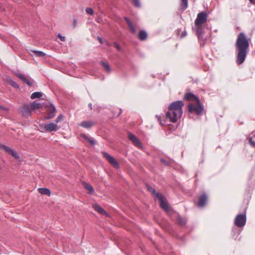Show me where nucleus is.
<instances>
[{"instance_id": "obj_1", "label": "nucleus", "mask_w": 255, "mask_h": 255, "mask_svg": "<svg viewBox=\"0 0 255 255\" xmlns=\"http://www.w3.org/2000/svg\"><path fill=\"white\" fill-rule=\"evenodd\" d=\"M237 52L236 62L238 65L243 64L247 57L249 47V41L244 32L240 33L235 43Z\"/></svg>"}, {"instance_id": "obj_2", "label": "nucleus", "mask_w": 255, "mask_h": 255, "mask_svg": "<svg viewBox=\"0 0 255 255\" xmlns=\"http://www.w3.org/2000/svg\"><path fill=\"white\" fill-rule=\"evenodd\" d=\"M183 106L184 103L181 100H177L171 103L168 107L170 111H167L165 113L166 120L173 123L177 122L183 114Z\"/></svg>"}, {"instance_id": "obj_3", "label": "nucleus", "mask_w": 255, "mask_h": 255, "mask_svg": "<svg viewBox=\"0 0 255 255\" xmlns=\"http://www.w3.org/2000/svg\"><path fill=\"white\" fill-rule=\"evenodd\" d=\"M184 99L195 101L197 104V106L192 103L188 105L187 111L189 116H190V114L194 112H195L198 116L201 115L202 114L204 108L198 97L191 92H187L184 96Z\"/></svg>"}, {"instance_id": "obj_4", "label": "nucleus", "mask_w": 255, "mask_h": 255, "mask_svg": "<svg viewBox=\"0 0 255 255\" xmlns=\"http://www.w3.org/2000/svg\"><path fill=\"white\" fill-rule=\"evenodd\" d=\"M246 208L243 213L238 214L235 218L234 224L238 228H243L246 223Z\"/></svg>"}, {"instance_id": "obj_5", "label": "nucleus", "mask_w": 255, "mask_h": 255, "mask_svg": "<svg viewBox=\"0 0 255 255\" xmlns=\"http://www.w3.org/2000/svg\"><path fill=\"white\" fill-rule=\"evenodd\" d=\"M197 27H192V29L195 31V34L198 37V41L201 46H203L206 42V39L204 38V29L202 27V25H195Z\"/></svg>"}, {"instance_id": "obj_6", "label": "nucleus", "mask_w": 255, "mask_h": 255, "mask_svg": "<svg viewBox=\"0 0 255 255\" xmlns=\"http://www.w3.org/2000/svg\"><path fill=\"white\" fill-rule=\"evenodd\" d=\"M45 108H47L46 112L47 115H46L44 119L45 120L51 119L55 117L56 113V110L55 106L52 104H49L45 106Z\"/></svg>"}, {"instance_id": "obj_7", "label": "nucleus", "mask_w": 255, "mask_h": 255, "mask_svg": "<svg viewBox=\"0 0 255 255\" xmlns=\"http://www.w3.org/2000/svg\"><path fill=\"white\" fill-rule=\"evenodd\" d=\"M207 19L208 14L207 12L205 11H201L197 14V17L195 20V25H202L207 20Z\"/></svg>"}, {"instance_id": "obj_8", "label": "nucleus", "mask_w": 255, "mask_h": 255, "mask_svg": "<svg viewBox=\"0 0 255 255\" xmlns=\"http://www.w3.org/2000/svg\"><path fill=\"white\" fill-rule=\"evenodd\" d=\"M101 153L113 167L116 169L120 168L119 163L114 157L105 151H101Z\"/></svg>"}, {"instance_id": "obj_9", "label": "nucleus", "mask_w": 255, "mask_h": 255, "mask_svg": "<svg viewBox=\"0 0 255 255\" xmlns=\"http://www.w3.org/2000/svg\"><path fill=\"white\" fill-rule=\"evenodd\" d=\"M128 140H130L132 143L136 147L142 149L143 148V144L139 139L135 135L128 132Z\"/></svg>"}, {"instance_id": "obj_10", "label": "nucleus", "mask_w": 255, "mask_h": 255, "mask_svg": "<svg viewBox=\"0 0 255 255\" xmlns=\"http://www.w3.org/2000/svg\"><path fill=\"white\" fill-rule=\"evenodd\" d=\"M156 198L158 199L160 207L166 212H168L170 209V207L168 205L166 198L162 194H160L159 196L157 197Z\"/></svg>"}, {"instance_id": "obj_11", "label": "nucleus", "mask_w": 255, "mask_h": 255, "mask_svg": "<svg viewBox=\"0 0 255 255\" xmlns=\"http://www.w3.org/2000/svg\"><path fill=\"white\" fill-rule=\"evenodd\" d=\"M41 126V128L46 132H51L52 131H56L58 129V126L53 123L45 124L44 125H42Z\"/></svg>"}, {"instance_id": "obj_12", "label": "nucleus", "mask_w": 255, "mask_h": 255, "mask_svg": "<svg viewBox=\"0 0 255 255\" xmlns=\"http://www.w3.org/2000/svg\"><path fill=\"white\" fill-rule=\"evenodd\" d=\"M0 148L1 149H2L4 150L5 151H6L8 154L12 156L13 157H14L16 159H19L20 158L19 155L18 154L13 150H12L11 148H10L9 147L6 146L3 144H0Z\"/></svg>"}, {"instance_id": "obj_13", "label": "nucleus", "mask_w": 255, "mask_h": 255, "mask_svg": "<svg viewBox=\"0 0 255 255\" xmlns=\"http://www.w3.org/2000/svg\"><path fill=\"white\" fill-rule=\"evenodd\" d=\"M0 148L1 149H2L4 150L5 151H6L8 154L12 156L13 157H14L16 159H19L20 158L19 155L18 154L13 150H12L11 148H10L9 147L6 146L3 144H0Z\"/></svg>"}, {"instance_id": "obj_14", "label": "nucleus", "mask_w": 255, "mask_h": 255, "mask_svg": "<svg viewBox=\"0 0 255 255\" xmlns=\"http://www.w3.org/2000/svg\"><path fill=\"white\" fill-rule=\"evenodd\" d=\"M208 197L206 193L204 192L199 197L198 202L197 205L199 207H204L207 201Z\"/></svg>"}, {"instance_id": "obj_15", "label": "nucleus", "mask_w": 255, "mask_h": 255, "mask_svg": "<svg viewBox=\"0 0 255 255\" xmlns=\"http://www.w3.org/2000/svg\"><path fill=\"white\" fill-rule=\"evenodd\" d=\"M16 76L21 79L24 83L27 84L28 86L31 87L33 86V83H35L34 80H32V82L27 79L25 76L22 73H16Z\"/></svg>"}, {"instance_id": "obj_16", "label": "nucleus", "mask_w": 255, "mask_h": 255, "mask_svg": "<svg viewBox=\"0 0 255 255\" xmlns=\"http://www.w3.org/2000/svg\"><path fill=\"white\" fill-rule=\"evenodd\" d=\"M20 110L23 116L28 117L30 115L32 110L28 105L26 104L22 106Z\"/></svg>"}, {"instance_id": "obj_17", "label": "nucleus", "mask_w": 255, "mask_h": 255, "mask_svg": "<svg viewBox=\"0 0 255 255\" xmlns=\"http://www.w3.org/2000/svg\"><path fill=\"white\" fill-rule=\"evenodd\" d=\"M81 137L83 138L85 140L88 142L92 146H94L97 143V141L93 137H90L85 133H82Z\"/></svg>"}, {"instance_id": "obj_18", "label": "nucleus", "mask_w": 255, "mask_h": 255, "mask_svg": "<svg viewBox=\"0 0 255 255\" xmlns=\"http://www.w3.org/2000/svg\"><path fill=\"white\" fill-rule=\"evenodd\" d=\"M148 37L147 32L143 29L140 30L137 35L138 38L141 41L146 40Z\"/></svg>"}, {"instance_id": "obj_19", "label": "nucleus", "mask_w": 255, "mask_h": 255, "mask_svg": "<svg viewBox=\"0 0 255 255\" xmlns=\"http://www.w3.org/2000/svg\"><path fill=\"white\" fill-rule=\"evenodd\" d=\"M176 223L180 226H184L187 224V219L185 217H182L180 215H178L176 220Z\"/></svg>"}, {"instance_id": "obj_20", "label": "nucleus", "mask_w": 255, "mask_h": 255, "mask_svg": "<svg viewBox=\"0 0 255 255\" xmlns=\"http://www.w3.org/2000/svg\"><path fill=\"white\" fill-rule=\"evenodd\" d=\"M94 124V122L91 121H84L81 122L79 126L88 129L91 128Z\"/></svg>"}, {"instance_id": "obj_21", "label": "nucleus", "mask_w": 255, "mask_h": 255, "mask_svg": "<svg viewBox=\"0 0 255 255\" xmlns=\"http://www.w3.org/2000/svg\"><path fill=\"white\" fill-rule=\"evenodd\" d=\"M82 185L85 189H87L89 191V193L90 194H93L94 192V188L93 186L89 183L83 181L82 182Z\"/></svg>"}, {"instance_id": "obj_22", "label": "nucleus", "mask_w": 255, "mask_h": 255, "mask_svg": "<svg viewBox=\"0 0 255 255\" xmlns=\"http://www.w3.org/2000/svg\"><path fill=\"white\" fill-rule=\"evenodd\" d=\"M137 71V67L128 60V72H130L131 75H134L136 74Z\"/></svg>"}, {"instance_id": "obj_23", "label": "nucleus", "mask_w": 255, "mask_h": 255, "mask_svg": "<svg viewBox=\"0 0 255 255\" xmlns=\"http://www.w3.org/2000/svg\"><path fill=\"white\" fill-rule=\"evenodd\" d=\"M146 187L147 188V190L152 194V195L155 198H156L157 197H158L159 195L160 194V193L157 192L156 190L154 188H153L149 184H146Z\"/></svg>"}, {"instance_id": "obj_24", "label": "nucleus", "mask_w": 255, "mask_h": 255, "mask_svg": "<svg viewBox=\"0 0 255 255\" xmlns=\"http://www.w3.org/2000/svg\"><path fill=\"white\" fill-rule=\"evenodd\" d=\"M94 209L102 215H107V212L98 204H95L94 206Z\"/></svg>"}, {"instance_id": "obj_25", "label": "nucleus", "mask_w": 255, "mask_h": 255, "mask_svg": "<svg viewBox=\"0 0 255 255\" xmlns=\"http://www.w3.org/2000/svg\"><path fill=\"white\" fill-rule=\"evenodd\" d=\"M38 191L42 195H46L49 196L51 195V191L48 188H38Z\"/></svg>"}, {"instance_id": "obj_26", "label": "nucleus", "mask_w": 255, "mask_h": 255, "mask_svg": "<svg viewBox=\"0 0 255 255\" xmlns=\"http://www.w3.org/2000/svg\"><path fill=\"white\" fill-rule=\"evenodd\" d=\"M232 232L233 237L234 238L235 240H236L241 233V231L236 227L232 228Z\"/></svg>"}, {"instance_id": "obj_27", "label": "nucleus", "mask_w": 255, "mask_h": 255, "mask_svg": "<svg viewBox=\"0 0 255 255\" xmlns=\"http://www.w3.org/2000/svg\"><path fill=\"white\" fill-rule=\"evenodd\" d=\"M188 6V0H181L180 10L184 11Z\"/></svg>"}, {"instance_id": "obj_28", "label": "nucleus", "mask_w": 255, "mask_h": 255, "mask_svg": "<svg viewBox=\"0 0 255 255\" xmlns=\"http://www.w3.org/2000/svg\"><path fill=\"white\" fill-rule=\"evenodd\" d=\"M99 63L102 66V67L104 68L105 71H106L108 73H110L111 72V69L108 62L100 61Z\"/></svg>"}, {"instance_id": "obj_29", "label": "nucleus", "mask_w": 255, "mask_h": 255, "mask_svg": "<svg viewBox=\"0 0 255 255\" xmlns=\"http://www.w3.org/2000/svg\"><path fill=\"white\" fill-rule=\"evenodd\" d=\"M43 93L40 92H35L33 93L30 96L31 99H35L36 98H41L42 96Z\"/></svg>"}, {"instance_id": "obj_30", "label": "nucleus", "mask_w": 255, "mask_h": 255, "mask_svg": "<svg viewBox=\"0 0 255 255\" xmlns=\"http://www.w3.org/2000/svg\"><path fill=\"white\" fill-rule=\"evenodd\" d=\"M31 107L32 110L39 109L42 107V105L39 103L34 101L31 104Z\"/></svg>"}, {"instance_id": "obj_31", "label": "nucleus", "mask_w": 255, "mask_h": 255, "mask_svg": "<svg viewBox=\"0 0 255 255\" xmlns=\"http://www.w3.org/2000/svg\"><path fill=\"white\" fill-rule=\"evenodd\" d=\"M32 52L34 54L35 56L39 57H43L45 56L46 54L41 51L32 50Z\"/></svg>"}, {"instance_id": "obj_32", "label": "nucleus", "mask_w": 255, "mask_h": 255, "mask_svg": "<svg viewBox=\"0 0 255 255\" xmlns=\"http://www.w3.org/2000/svg\"><path fill=\"white\" fill-rule=\"evenodd\" d=\"M7 83L15 89H20L19 86L15 81L11 79L7 80Z\"/></svg>"}, {"instance_id": "obj_33", "label": "nucleus", "mask_w": 255, "mask_h": 255, "mask_svg": "<svg viewBox=\"0 0 255 255\" xmlns=\"http://www.w3.org/2000/svg\"><path fill=\"white\" fill-rule=\"evenodd\" d=\"M181 31V28H178L176 30L177 34H178V35L179 36L180 38H183L185 36H186V35H187V31H186V30H184V31H183L181 32V34L180 35V33Z\"/></svg>"}, {"instance_id": "obj_34", "label": "nucleus", "mask_w": 255, "mask_h": 255, "mask_svg": "<svg viewBox=\"0 0 255 255\" xmlns=\"http://www.w3.org/2000/svg\"><path fill=\"white\" fill-rule=\"evenodd\" d=\"M128 29H129L130 30L131 32L133 34L136 33V29L129 18H128Z\"/></svg>"}, {"instance_id": "obj_35", "label": "nucleus", "mask_w": 255, "mask_h": 255, "mask_svg": "<svg viewBox=\"0 0 255 255\" xmlns=\"http://www.w3.org/2000/svg\"><path fill=\"white\" fill-rule=\"evenodd\" d=\"M113 112H114V117H118L121 114L122 110L121 109L114 108L113 109Z\"/></svg>"}, {"instance_id": "obj_36", "label": "nucleus", "mask_w": 255, "mask_h": 255, "mask_svg": "<svg viewBox=\"0 0 255 255\" xmlns=\"http://www.w3.org/2000/svg\"><path fill=\"white\" fill-rule=\"evenodd\" d=\"M133 5L137 8L141 7V3L139 0H131Z\"/></svg>"}, {"instance_id": "obj_37", "label": "nucleus", "mask_w": 255, "mask_h": 255, "mask_svg": "<svg viewBox=\"0 0 255 255\" xmlns=\"http://www.w3.org/2000/svg\"><path fill=\"white\" fill-rule=\"evenodd\" d=\"M160 161L161 163H162L163 164H164L165 166H170L171 164V162L168 160H166L164 158H160Z\"/></svg>"}, {"instance_id": "obj_38", "label": "nucleus", "mask_w": 255, "mask_h": 255, "mask_svg": "<svg viewBox=\"0 0 255 255\" xmlns=\"http://www.w3.org/2000/svg\"><path fill=\"white\" fill-rule=\"evenodd\" d=\"M85 11L88 14L90 15H93L94 14V11L91 7H87L85 9Z\"/></svg>"}, {"instance_id": "obj_39", "label": "nucleus", "mask_w": 255, "mask_h": 255, "mask_svg": "<svg viewBox=\"0 0 255 255\" xmlns=\"http://www.w3.org/2000/svg\"><path fill=\"white\" fill-rule=\"evenodd\" d=\"M115 47L120 52H121L122 50V47L121 46L116 42L114 43Z\"/></svg>"}, {"instance_id": "obj_40", "label": "nucleus", "mask_w": 255, "mask_h": 255, "mask_svg": "<svg viewBox=\"0 0 255 255\" xmlns=\"http://www.w3.org/2000/svg\"><path fill=\"white\" fill-rule=\"evenodd\" d=\"M155 117L157 119L158 121L159 124L161 126H162L163 125V124H162V123L161 116V115H157L155 116Z\"/></svg>"}, {"instance_id": "obj_41", "label": "nucleus", "mask_w": 255, "mask_h": 255, "mask_svg": "<svg viewBox=\"0 0 255 255\" xmlns=\"http://www.w3.org/2000/svg\"><path fill=\"white\" fill-rule=\"evenodd\" d=\"M57 37L60 38L61 41L64 42L65 41V37L62 36L61 34L58 33L57 35Z\"/></svg>"}, {"instance_id": "obj_42", "label": "nucleus", "mask_w": 255, "mask_h": 255, "mask_svg": "<svg viewBox=\"0 0 255 255\" xmlns=\"http://www.w3.org/2000/svg\"><path fill=\"white\" fill-rule=\"evenodd\" d=\"M62 118L63 116L62 115H59L56 119L55 122L56 123L60 122V121L62 120Z\"/></svg>"}, {"instance_id": "obj_43", "label": "nucleus", "mask_w": 255, "mask_h": 255, "mask_svg": "<svg viewBox=\"0 0 255 255\" xmlns=\"http://www.w3.org/2000/svg\"><path fill=\"white\" fill-rule=\"evenodd\" d=\"M249 142L251 145L255 147V141L253 140V138L252 137L249 138Z\"/></svg>"}, {"instance_id": "obj_44", "label": "nucleus", "mask_w": 255, "mask_h": 255, "mask_svg": "<svg viewBox=\"0 0 255 255\" xmlns=\"http://www.w3.org/2000/svg\"><path fill=\"white\" fill-rule=\"evenodd\" d=\"M77 24V19L76 18H74L73 19V28H75Z\"/></svg>"}, {"instance_id": "obj_45", "label": "nucleus", "mask_w": 255, "mask_h": 255, "mask_svg": "<svg viewBox=\"0 0 255 255\" xmlns=\"http://www.w3.org/2000/svg\"><path fill=\"white\" fill-rule=\"evenodd\" d=\"M97 39H98V40H99V42L101 44H103V40L102 37H101L100 36H98Z\"/></svg>"}, {"instance_id": "obj_46", "label": "nucleus", "mask_w": 255, "mask_h": 255, "mask_svg": "<svg viewBox=\"0 0 255 255\" xmlns=\"http://www.w3.org/2000/svg\"><path fill=\"white\" fill-rule=\"evenodd\" d=\"M0 110H3V111H7L8 109L7 108H5L4 107H3V106L0 105Z\"/></svg>"}, {"instance_id": "obj_47", "label": "nucleus", "mask_w": 255, "mask_h": 255, "mask_svg": "<svg viewBox=\"0 0 255 255\" xmlns=\"http://www.w3.org/2000/svg\"><path fill=\"white\" fill-rule=\"evenodd\" d=\"M171 228V227L169 225H167V227L165 228V230L167 231H169L170 229Z\"/></svg>"}, {"instance_id": "obj_48", "label": "nucleus", "mask_w": 255, "mask_h": 255, "mask_svg": "<svg viewBox=\"0 0 255 255\" xmlns=\"http://www.w3.org/2000/svg\"><path fill=\"white\" fill-rule=\"evenodd\" d=\"M250 181L251 182V183L253 184V185H252V186L253 187V186H254L255 184H254V183H253V182L252 181H251V178L249 179V181L248 183V185H249V186H250Z\"/></svg>"}, {"instance_id": "obj_49", "label": "nucleus", "mask_w": 255, "mask_h": 255, "mask_svg": "<svg viewBox=\"0 0 255 255\" xmlns=\"http://www.w3.org/2000/svg\"><path fill=\"white\" fill-rule=\"evenodd\" d=\"M250 2L253 4H255V0H249Z\"/></svg>"}, {"instance_id": "obj_50", "label": "nucleus", "mask_w": 255, "mask_h": 255, "mask_svg": "<svg viewBox=\"0 0 255 255\" xmlns=\"http://www.w3.org/2000/svg\"><path fill=\"white\" fill-rule=\"evenodd\" d=\"M88 107L90 108V109L91 110H92V103H89L88 104Z\"/></svg>"}, {"instance_id": "obj_51", "label": "nucleus", "mask_w": 255, "mask_h": 255, "mask_svg": "<svg viewBox=\"0 0 255 255\" xmlns=\"http://www.w3.org/2000/svg\"><path fill=\"white\" fill-rule=\"evenodd\" d=\"M124 19H125V21L128 23V16H125Z\"/></svg>"}, {"instance_id": "obj_52", "label": "nucleus", "mask_w": 255, "mask_h": 255, "mask_svg": "<svg viewBox=\"0 0 255 255\" xmlns=\"http://www.w3.org/2000/svg\"><path fill=\"white\" fill-rule=\"evenodd\" d=\"M151 76H152V77L153 78H155V76H154V75H152Z\"/></svg>"}]
</instances>
